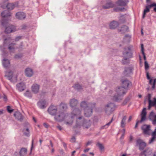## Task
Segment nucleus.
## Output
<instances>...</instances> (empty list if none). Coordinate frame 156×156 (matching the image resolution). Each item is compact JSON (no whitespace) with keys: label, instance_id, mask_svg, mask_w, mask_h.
Returning <instances> with one entry per match:
<instances>
[{"label":"nucleus","instance_id":"nucleus-1","mask_svg":"<svg viewBox=\"0 0 156 156\" xmlns=\"http://www.w3.org/2000/svg\"><path fill=\"white\" fill-rule=\"evenodd\" d=\"M80 114L81 111L79 108L74 109L72 112L69 114L68 121L66 122L65 123L68 125H71L75 119L76 123L73 127V128H79L81 126L84 129L89 128L91 125L90 121L83 119V116L80 115Z\"/></svg>","mask_w":156,"mask_h":156},{"label":"nucleus","instance_id":"nucleus-2","mask_svg":"<svg viewBox=\"0 0 156 156\" xmlns=\"http://www.w3.org/2000/svg\"><path fill=\"white\" fill-rule=\"evenodd\" d=\"M122 87H118L115 89V93H113L112 90L109 91V94L112 97L111 99L116 101H119L122 99L123 96L125 95L127 90L126 89L131 84V82L128 80H124L122 81Z\"/></svg>","mask_w":156,"mask_h":156},{"label":"nucleus","instance_id":"nucleus-3","mask_svg":"<svg viewBox=\"0 0 156 156\" xmlns=\"http://www.w3.org/2000/svg\"><path fill=\"white\" fill-rule=\"evenodd\" d=\"M48 111L50 115L55 116L54 119L57 121H62L65 119L66 115L64 112L59 111L58 106L51 105L48 108Z\"/></svg>","mask_w":156,"mask_h":156},{"label":"nucleus","instance_id":"nucleus-4","mask_svg":"<svg viewBox=\"0 0 156 156\" xmlns=\"http://www.w3.org/2000/svg\"><path fill=\"white\" fill-rule=\"evenodd\" d=\"M95 103H87L85 101H82L80 105L81 107L84 109L85 116L87 117L91 115L92 110L95 107Z\"/></svg>","mask_w":156,"mask_h":156},{"label":"nucleus","instance_id":"nucleus-5","mask_svg":"<svg viewBox=\"0 0 156 156\" xmlns=\"http://www.w3.org/2000/svg\"><path fill=\"white\" fill-rule=\"evenodd\" d=\"M115 107V104L113 103H108L105 105L104 109L107 115L110 114L114 110Z\"/></svg>","mask_w":156,"mask_h":156},{"label":"nucleus","instance_id":"nucleus-6","mask_svg":"<svg viewBox=\"0 0 156 156\" xmlns=\"http://www.w3.org/2000/svg\"><path fill=\"white\" fill-rule=\"evenodd\" d=\"M132 57V53L131 47H127L124 48L122 52L123 58H130Z\"/></svg>","mask_w":156,"mask_h":156},{"label":"nucleus","instance_id":"nucleus-7","mask_svg":"<svg viewBox=\"0 0 156 156\" xmlns=\"http://www.w3.org/2000/svg\"><path fill=\"white\" fill-rule=\"evenodd\" d=\"M146 108H144L140 114V116L141 117V119L140 121H137L136 122L135 126L134 127L135 128H136L138 124L139 123H142L143 122L145 121L146 119V115L147 112L146 111Z\"/></svg>","mask_w":156,"mask_h":156},{"label":"nucleus","instance_id":"nucleus-8","mask_svg":"<svg viewBox=\"0 0 156 156\" xmlns=\"http://www.w3.org/2000/svg\"><path fill=\"white\" fill-rule=\"evenodd\" d=\"M136 145L139 147V149L140 150L142 151L144 149L147 144L142 140L138 138L136 140Z\"/></svg>","mask_w":156,"mask_h":156},{"label":"nucleus","instance_id":"nucleus-9","mask_svg":"<svg viewBox=\"0 0 156 156\" xmlns=\"http://www.w3.org/2000/svg\"><path fill=\"white\" fill-rule=\"evenodd\" d=\"M147 98L148 101V109L149 110L151 107L155 106L156 109V98H153V101H152L151 100V95L150 94H148Z\"/></svg>","mask_w":156,"mask_h":156},{"label":"nucleus","instance_id":"nucleus-10","mask_svg":"<svg viewBox=\"0 0 156 156\" xmlns=\"http://www.w3.org/2000/svg\"><path fill=\"white\" fill-rule=\"evenodd\" d=\"M154 7L153 9L154 11L156 12V3H153L150 5H147L146 6L145 9H144L143 15L142 16L143 18H144L145 16V15L147 12H150V9L153 7Z\"/></svg>","mask_w":156,"mask_h":156},{"label":"nucleus","instance_id":"nucleus-11","mask_svg":"<svg viewBox=\"0 0 156 156\" xmlns=\"http://www.w3.org/2000/svg\"><path fill=\"white\" fill-rule=\"evenodd\" d=\"M148 119L152 122L153 125H156V115L152 111L150 112L148 116Z\"/></svg>","mask_w":156,"mask_h":156},{"label":"nucleus","instance_id":"nucleus-12","mask_svg":"<svg viewBox=\"0 0 156 156\" xmlns=\"http://www.w3.org/2000/svg\"><path fill=\"white\" fill-rule=\"evenodd\" d=\"M151 126L150 125H144L141 127V129L143 131V133L144 134L150 135V130H151Z\"/></svg>","mask_w":156,"mask_h":156},{"label":"nucleus","instance_id":"nucleus-13","mask_svg":"<svg viewBox=\"0 0 156 156\" xmlns=\"http://www.w3.org/2000/svg\"><path fill=\"white\" fill-rule=\"evenodd\" d=\"M16 28L15 26L9 25L6 27L5 32L6 33H10L12 32H14L16 31Z\"/></svg>","mask_w":156,"mask_h":156},{"label":"nucleus","instance_id":"nucleus-14","mask_svg":"<svg viewBox=\"0 0 156 156\" xmlns=\"http://www.w3.org/2000/svg\"><path fill=\"white\" fill-rule=\"evenodd\" d=\"M132 70V69L131 67L125 68L123 72L124 75L126 76H129L133 73Z\"/></svg>","mask_w":156,"mask_h":156},{"label":"nucleus","instance_id":"nucleus-15","mask_svg":"<svg viewBox=\"0 0 156 156\" xmlns=\"http://www.w3.org/2000/svg\"><path fill=\"white\" fill-rule=\"evenodd\" d=\"M151 138L148 141V144H149L153 143L156 140V128L154 131L151 133Z\"/></svg>","mask_w":156,"mask_h":156},{"label":"nucleus","instance_id":"nucleus-16","mask_svg":"<svg viewBox=\"0 0 156 156\" xmlns=\"http://www.w3.org/2000/svg\"><path fill=\"white\" fill-rule=\"evenodd\" d=\"M46 101L45 100H42L39 101L37 103L38 107L41 109H44L46 107L45 106Z\"/></svg>","mask_w":156,"mask_h":156},{"label":"nucleus","instance_id":"nucleus-17","mask_svg":"<svg viewBox=\"0 0 156 156\" xmlns=\"http://www.w3.org/2000/svg\"><path fill=\"white\" fill-rule=\"evenodd\" d=\"M16 18L20 20L24 19L26 17L25 13L22 12H19L16 14Z\"/></svg>","mask_w":156,"mask_h":156},{"label":"nucleus","instance_id":"nucleus-18","mask_svg":"<svg viewBox=\"0 0 156 156\" xmlns=\"http://www.w3.org/2000/svg\"><path fill=\"white\" fill-rule=\"evenodd\" d=\"M119 23L117 21H113L110 23L109 27L111 29H115L119 26Z\"/></svg>","mask_w":156,"mask_h":156},{"label":"nucleus","instance_id":"nucleus-19","mask_svg":"<svg viewBox=\"0 0 156 156\" xmlns=\"http://www.w3.org/2000/svg\"><path fill=\"white\" fill-rule=\"evenodd\" d=\"M129 2V0H118L116 3L120 6H126Z\"/></svg>","mask_w":156,"mask_h":156},{"label":"nucleus","instance_id":"nucleus-20","mask_svg":"<svg viewBox=\"0 0 156 156\" xmlns=\"http://www.w3.org/2000/svg\"><path fill=\"white\" fill-rule=\"evenodd\" d=\"M17 89L20 91H22L24 90L25 88V86L23 83H20L16 85Z\"/></svg>","mask_w":156,"mask_h":156},{"label":"nucleus","instance_id":"nucleus-21","mask_svg":"<svg viewBox=\"0 0 156 156\" xmlns=\"http://www.w3.org/2000/svg\"><path fill=\"white\" fill-rule=\"evenodd\" d=\"M32 90L33 92L35 94L38 92L39 89V86L37 84H34L31 87Z\"/></svg>","mask_w":156,"mask_h":156},{"label":"nucleus","instance_id":"nucleus-22","mask_svg":"<svg viewBox=\"0 0 156 156\" xmlns=\"http://www.w3.org/2000/svg\"><path fill=\"white\" fill-rule=\"evenodd\" d=\"M114 4L111 1L107 2L105 5H102V7L104 9H107L113 7Z\"/></svg>","mask_w":156,"mask_h":156},{"label":"nucleus","instance_id":"nucleus-23","mask_svg":"<svg viewBox=\"0 0 156 156\" xmlns=\"http://www.w3.org/2000/svg\"><path fill=\"white\" fill-rule=\"evenodd\" d=\"M14 116L18 120L22 121L23 119V117L21 114L19 112H16L14 114Z\"/></svg>","mask_w":156,"mask_h":156},{"label":"nucleus","instance_id":"nucleus-24","mask_svg":"<svg viewBox=\"0 0 156 156\" xmlns=\"http://www.w3.org/2000/svg\"><path fill=\"white\" fill-rule=\"evenodd\" d=\"M26 75L27 76L30 77L32 76L33 74V72L32 69L30 68H27L25 70Z\"/></svg>","mask_w":156,"mask_h":156},{"label":"nucleus","instance_id":"nucleus-25","mask_svg":"<svg viewBox=\"0 0 156 156\" xmlns=\"http://www.w3.org/2000/svg\"><path fill=\"white\" fill-rule=\"evenodd\" d=\"M129 28L126 25H123L120 28L118 29V30L121 33H124L128 31Z\"/></svg>","mask_w":156,"mask_h":156},{"label":"nucleus","instance_id":"nucleus-26","mask_svg":"<svg viewBox=\"0 0 156 156\" xmlns=\"http://www.w3.org/2000/svg\"><path fill=\"white\" fill-rule=\"evenodd\" d=\"M2 62L3 66L6 68H7L10 66L9 61L8 59H3L2 60Z\"/></svg>","mask_w":156,"mask_h":156},{"label":"nucleus","instance_id":"nucleus-27","mask_svg":"<svg viewBox=\"0 0 156 156\" xmlns=\"http://www.w3.org/2000/svg\"><path fill=\"white\" fill-rule=\"evenodd\" d=\"M148 148H146L139 154V156H143V155H144L145 156H147L150 154L151 152L150 151H148Z\"/></svg>","mask_w":156,"mask_h":156},{"label":"nucleus","instance_id":"nucleus-28","mask_svg":"<svg viewBox=\"0 0 156 156\" xmlns=\"http://www.w3.org/2000/svg\"><path fill=\"white\" fill-rule=\"evenodd\" d=\"M78 103L77 100L74 98L71 99L69 101L70 105L72 107H75L77 105Z\"/></svg>","mask_w":156,"mask_h":156},{"label":"nucleus","instance_id":"nucleus-29","mask_svg":"<svg viewBox=\"0 0 156 156\" xmlns=\"http://www.w3.org/2000/svg\"><path fill=\"white\" fill-rule=\"evenodd\" d=\"M58 108L60 111L63 112L67 108V106L66 104L63 103H61L59 106L58 107Z\"/></svg>","mask_w":156,"mask_h":156},{"label":"nucleus","instance_id":"nucleus-30","mask_svg":"<svg viewBox=\"0 0 156 156\" xmlns=\"http://www.w3.org/2000/svg\"><path fill=\"white\" fill-rule=\"evenodd\" d=\"M15 43H11L9 44L8 46V48L10 52H14L15 49Z\"/></svg>","mask_w":156,"mask_h":156},{"label":"nucleus","instance_id":"nucleus-31","mask_svg":"<svg viewBox=\"0 0 156 156\" xmlns=\"http://www.w3.org/2000/svg\"><path fill=\"white\" fill-rule=\"evenodd\" d=\"M5 76L9 80H11L13 76V73L11 71L7 72L5 73Z\"/></svg>","mask_w":156,"mask_h":156},{"label":"nucleus","instance_id":"nucleus-32","mask_svg":"<svg viewBox=\"0 0 156 156\" xmlns=\"http://www.w3.org/2000/svg\"><path fill=\"white\" fill-rule=\"evenodd\" d=\"M1 16L5 18L10 16L11 13L9 11H4L2 12Z\"/></svg>","mask_w":156,"mask_h":156},{"label":"nucleus","instance_id":"nucleus-33","mask_svg":"<svg viewBox=\"0 0 156 156\" xmlns=\"http://www.w3.org/2000/svg\"><path fill=\"white\" fill-rule=\"evenodd\" d=\"M27 149L24 148H22L20 151V156H23L26 154Z\"/></svg>","mask_w":156,"mask_h":156},{"label":"nucleus","instance_id":"nucleus-34","mask_svg":"<svg viewBox=\"0 0 156 156\" xmlns=\"http://www.w3.org/2000/svg\"><path fill=\"white\" fill-rule=\"evenodd\" d=\"M130 58H123L122 60V64L126 65L129 63Z\"/></svg>","mask_w":156,"mask_h":156},{"label":"nucleus","instance_id":"nucleus-35","mask_svg":"<svg viewBox=\"0 0 156 156\" xmlns=\"http://www.w3.org/2000/svg\"><path fill=\"white\" fill-rule=\"evenodd\" d=\"M23 132L24 134L26 136H30V131L29 128H25L23 129Z\"/></svg>","mask_w":156,"mask_h":156},{"label":"nucleus","instance_id":"nucleus-36","mask_svg":"<svg viewBox=\"0 0 156 156\" xmlns=\"http://www.w3.org/2000/svg\"><path fill=\"white\" fill-rule=\"evenodd\" d=\"M73 87L78 90H80L82 89V86L78 83H76L73 86Z\"/></svg>","mask_w":156,"mask_h":156},{"label":"nucleus","instance_id":"nucleus-37","mask_svg":"<svg viewBox=\"0 0 156 156\" xmlns=\"http://www.w3.org/2000/svg\"><path fill=\"white\" fill-rule=\"evenodd\" d=\"M6 7L8 9L12 10L15 7V5L13 3H9L6 5Z\"/></svg>","mask_w":156,"mask_h":156},{"label":"nucleus","instance_id":"nucleus-38","mask_svg":"<svg viewBox=\"0 0 156 156\" xmlns=\"http://www.w3.org/2000/svg\"><path fill=\"white\" fill-rule=\"evenodd\" d=\"M96 145L98 147L99 149L101 151L104 150L105 147L102 144L98 142L97 143V144Z\"/></svg>","mask_w":156,"mask_h":156},{"label":"nucleus","instance_id":"nucleus-39","mask_svg":"<svg viewBox=\"0 0 156 156\" xmlns=\"http://www.w3.org/2000/svg\"><path fill=\"white\" fill-rule=\"evenodd\" d=\"M24 95L28 98H31L32 97V95L31 93L29 91L27 90L24 94Z\"/></svg>","mask_w":156,"mask_h":156},{"label":"nucleus","instance_id":"nucleus-40","mask_svg":"<svg viewBox=\"0 0 156 156\" xmlns=\"http://www.w3.org/2000/svg\"><path fill=\"white\" fill-rule=\"evenodd\" d=\"M113 119H112L108 123L106 124V125H105V126H103L102 127V128L104 129V128H107L108 126L110 125L111 123H112V121Z\"/></svg>","mask_w":156,"mask_h":156},{"label":"nucleus","instance_id":"nucleus-41","mask_svg":"<svg viewBox=\"0 0 156 156\" xmlns=\"http://www.w3.org/2000/svg\"><path fill=\"white\" fill-rule=\"evenodd\" d=\"M145 69L146 70H147L149 68V65L147 61H145L144 62Z\"/></svg>","mask_w":156,"mask_h":156},{"label":"nucleus","instance_id":"nucleus-42","mask_svg":"<svg viewBox=\"0 0 156 156\" xmlns=\"http://www.w3.org/2000/svg\"><path fill=\"white\" fill-rule=\"evenodd\" d=\"M7 109L8 112L9 113H11L13 111V109H11V107L9 106H7Z\"/></svg>","mask_w":156,"mask_h":156},{"label":"nucleus","instance_id":"nucleus-43","mask_svg":"<svg viewBox=\"0 0 156 156\" xmlns=\"http://www.w3.org/2000/svg\"><path fill=\"white\" fill-rule=\"evenodd\" d=\"M22 57V55L21 54H16L15 56V58L16 59H19Z\"/></svg>","mask_w":156,"mask_h":156},{"label":"nucleus","instance_id":"nucleus-44","mask_svg":"<svg viewBox=\"0 0 156 156\" xmlns=\"http://www.w3.org/2000/svg\"><path fill=\"white\" fill-rule=\"evenodd\" d=\"M156 84V79H155L154 80V82L153 83V86L152 87V89H154L155 87V85Z\"/></svg>","mask_w":156,"mask_h":156},{"label":"nucleus","instance_id":"nucleus-45","mask_svg":"<svg viewBox=\"0 0 156 156\" xmlns=\"http://www.w3.org/2000/svg\"><path fill=\"white\" fill-rule=\"evenodd\" d=\"M22 38V36H18L16 37L15 39V41H17L20 40Z\"/></svg>","mask_w":156,"mask_h":156},{"label":"nucleus","instance_id":"nucleus-46","mask_svg":"<svg viewBox=\"0 0 156 156\" xmlns=\"http://www.w3.org/2000/svg\"><path fill=\"white\" fill-rule=\"evenodd\" d=\"M75 140H76V138H75V137L74 136H73L71 138L70 141L71 142H75Z\"/></svg>","mask_w":156,"mask_h":156},{"label":"nucleus","instance_id":"nucleus-47","mask_svg":"<svg viewBox=\"0 0 156 156\" xmlns=\"http://www.w3.org/2000/svg\"><path fill=\"white\" fill-rule=\"evenodd\" d=\"M125 122L122 120L121 122V126L122 127H124L125 126Z\"/></svg>","mask_w":156,"mask_h":156},{"label":"nucleus","instance_id":"nucleus-48","mask_svg":"<svg viewBox=\"0 0 156 156\" xmlns=\"http://www.w3.org/2000/svg\"><path fill=\"white\" fill-rule=\"evenodd\" d=\"M133 140V138L132 136L130 135L129 137V142L131 143Z\"/></svg>","mask_w":156,"mask_h":156},{"label":"nucleus","instance_id":"nucleus-49","mask_svg":"<svg viewBox=\"0 0 156 156\" xmlns=\"http://www.w3.org/2000/svg\"><path fill=\"white\" fill-rule=\"evenodd\" d=\"M114 9L116 12H118L119 10H122V9H120V8H114Z\"/></svg>","mask_w":156,"mask_h":156},{"label":"nucleus","instance_id":"nucleus-50","mask_svg":"<svg viewBox=\"0 0 156 156\" xmlns=\"http://www.w3.org/2000/svg\"><path fill=\"white\" fill-rule=\"evenodd\" d=\"M27 27V26L26 25L23 24L21 26V29H26Z\"/></svg>","mask_w":156,"mask_h":156},{"label":"nucleus","instance_id":"nucleus-51","mask_svg":"<svg viewBox=\"0 0 156 156\" xmlns=\"http://www.w3.org/2000/svg\"><path fill=\"white\" fill-rule=\"evenodd\" d=\"M129 98H126L124 101V103L125 104H126L127 103L128 101H129Z\"/></svg>","mask_w":156,"mask_h":156},{"label":"nucleus","instance_id":"nucleus-52","mask_svg":"<svg viewBox=\"0 0 156 156\" xmlns=\"http://www.w3.org/2000/svg\"><path fill=\"white\" fill-rule=\"evenodd\" d=\"M3 99L5 101H6L7 100V97L5 94L4 95V96L3 97Z\"/></svg>","mask_w":156,"mask_h":156},{"label":"nucleus","instance_id":"nucleus-53","mask_svg":"<svg viewBox=\"0 0 156 156\" xmlns=\"http://www.w3.org/2000/svg\"><path fill=\"white\" fill-rule=\"evenodd\" d=\"M43 125L46 128H48V125L46 123H43Z\"/></svg>","mask_w":156,"mask_h":156},{"label":"nucleus","instance_id":"nucleus-54","mask_svg":"<svg viewBox=\"0 0 156 156\" xmlns=\"http://www.w3.org/2000/svg\"><path fill=\"white\" fill-rule=\"evenodd\" d=\"M141 51L142 52V53L143 52H144V46L143 44H142L141 45Z\"/></svg>","mask_w":156,"mask_h":156},{"label":"nucleus","instance_id":"nucleus-55","mask_svg":"<svg viewBox=\"0 0 156 156\" xmlns=\"http://www.w3.org/2000/svg\"><path fill=\"white\" fill-rule=\"evenodd\" d=\"M126 116H124L123 117L122 120L125 122L126 120Z\"/></svg>","mask_w":156,"mask_h":156},{"label":"nucleus","instance_id":"nucleus-56","mask_svg":"<svg viewBox=\"0 0 156 156\" xmlns=\"http://www.w3.org/2000/svg\"><path fill=\"white\" fill-rule=\"evenodd\" d=\"M125 134H124V133H123V134L120 137V139L121 140H122L124 138Z\"/></svg>","mask_w":156,"mask_h":156},{"label":"nucleus","instance_id":"nucleus-57","mask_svg":"<svg viewBox=\"0 0 156 156\" xmlns=\"http://www.w3.org/2000/svg\"><path fill=\"white\" fill-rule=\"evenodd\" d=\"M142 53V54H143V55L144 59V60H146V56L145 55L144 52H143Z\"/></svg>","mask_w":156,"mask_h":156},{"label":"nucleus","instance_id":"nucleus-58","mask_svg":"<svg viewBox=\"0 0 156 156\" xmlns=\"http://www.w3.org/2000/svg\"><path fill=\"white\" fill-rule=\"evenodd\" d=\"M147 77L148 80H150L151 79L150 77L149 76V73H147Z\"/></svg>","mask_w":156,"mask_h":156},{"label":"nucleus","instance_id":"nucleus-59","mask_svg":"<svg viewBox=\"0 0 156 156\" xmlns=\"http://www.w3.org/2000/svg\"><path fill=\"white\" fill-rule=\"evenodd\" d=\"M33 144H34V140L33 139L32 141V144H31V151L33 146Z\"/></svg>","mask_w":156,"mask_h":156},{"label":"nucleus","instance_id":"nucleus-60","mask_svg":"<svg viewBox=\"0 0 156 156\" xmlns=\"http://www.w3.org/2000/svg\"><path fill=\"white\" fill-rule=\"evenodd\" d=\"M149 83L151 85H152L153 86V83H152V80L151 79H150L149 80Z\"/></svg>","mask_w":156,"mask_h":156},{"label":"nucleus","instance_id":"nucleus-61","mask_svg":"<svg viewBox=\"0 0 156 156\" xmlns=\"http://www.w3.org/2000/svg\"><path fill=\"white\" fill-rule=\"evenodd\" d=\"M23 42H21L20 44V46L18 47V48H22L23 46Z\"/></svg>","mask_w":156,"mask_h":156},{"label":"nucleus","instance_id":"nucleus-62","mask_svg":"<svg viewBox=\"0 0 156 156\" xmlns=\"http://www.w3.org/2000/svg\"><path fill=\"white\" fill-rule=\"evenodd\" d=\"M57 128L60 130H62V127L60 126H57Z\"/></svg>","mask_w":156,"mask_h":156},{"label":"nucleus","instance_id":"nucleus-63","mask_svg":"<svg viewBox=\"0 0 156 156\" xmlns=\"http://www.w3.org/2000/svg\"><path fill=\"white\" fill-rule=\"evenodd\" d=\"M126 37H128L129 38H130V36L129 35L126 34L124 36V39H125V38H126Z\"/></svg>","mask_w":156,"mask_h":156},{"label":"nucleus","instance_id":"nucleus-64","mask_svg":"<svg viewBox=\"0 0 156 156\" xmlns=\"http://www.w3.org/2000/svg\"><path fill=\"white\" fill-rule=\"evenodd\" d=\"M90 150V148H87L86 149H85L84 151V152H87L89 151Z\"/></svg>","mask_w":156,"mask_h":156}]
</instances>
